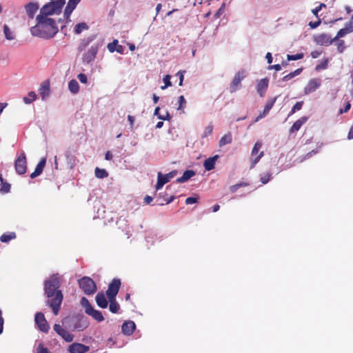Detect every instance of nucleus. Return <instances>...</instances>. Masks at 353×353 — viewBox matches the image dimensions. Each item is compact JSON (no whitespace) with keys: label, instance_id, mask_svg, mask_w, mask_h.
Returning <instances> with one entry per match:
<instances>
[{"label":"nucleus","instance_id":"obj_10","mask_svg":"<svg viewBox=\"0 0 353 353\" xmlns=\"http://www.w3.org/2000/svg\"><path fill=\"white\" fill-rule=\"evenodd\" d=\"M53 329L55 332L59 335L65 341L72 342L73 341L74 336L65 328H63L60 324L55 323L53 325Z\"/></svg>","mask_w":353,"mask_h":353},{"label":"nucleus","instance_id":"obj_4","mask_svg":"<svg viewBox=\"0 0 353 353\" xmlns=\"http://www.w3.org/2000/svg\"><path fill=\"white\" fill-rule=\"evenodd\" d=\"M80 288L86 295H91L96 292L97 285L90 277L84 276L79 280Z\"/></svg>","mask_w":353,"mask_h":353},{"label":"nucleus","instance_id":"obj_3","mask_svg":"<svg viewBox=\"0 0 353 353\" xmlns=\"http://www.w3.org/2000/svg\"><path fill=\"white\" fill-rule=\"evenodd\" d=\"M65 3V0H55L51 1L45 4L40 10L39 15H43L45 18H48V15L54 14H59L61 12L62 8Z\"/></svg>","mask_w":353,"mask_h":353},{"label":"nucleus","instance_id":"obj_22","mask_svg":"<svg viewBox=\"0 0 353 353\" xmlns=\"http://www.w3.org/2000/svg\"><path fill=\"white\" fill-rule=\"evenodd\" d=\"M39 94L41 95L42 99H45L50 95V81L48 80L45 81L40 86Z\"/></svg>","mask_w":353,"mask_h":353},{"label":"nucleus","instance_id":"obj_8","mask_svg":"<svg viewBox=\"0 0 353 353\" xmlns=\"http://www.w3.org/2000/svg\"><path fill=\"white\" fill-rule=\"evenodd\" d=\"M261 146L262 144L260 142H256L254 144L251 153L250 168H253L256 165V164L260 161L261 157L263 156V152H261L259 154H258Z\"/></svg>","mask_w":353,"mask_h":353},{"label":"nucleus","instance_id":"obj_46","mask_svg":"<svg viewBox=\"0 0 353 353\" xmlns=\"http://www.w3.org/2000/svg\"><path fill=\"white\" fill-rule=\"evenodd\" d=\"M323 8H326V5L324 3H321L319 6L312 10V12L315 17L319 18V12Z\"/></svg>","mask_w":353,"mask_h":353},{"label":"nucleus","instance_id":"obj_63","mask_svg":"<svg viewBox=\"0 0 353 353\" xmlns=\"http://www.w3.org/2000/svg\"><path fill=\"white\" fill-rule=\"evenodd\" d=\"M174 196H171L169 198H168V197L164 198V201H165L166 204L170 203L171 202H172L174 201Z\"/></svg>","mask_w":353,"mask_h":353},{"label":"nucleus","instance_id":"obj_48","mask_svg":"<svg viewBox=\"0 0 353 353\" xmlns=\"http://www.w3.org/2000/svg\"><path fill=\"white\" fill-rule=\"evenodd\" d=\"M170 78H171V77L169 74H167L164 77L163 81L165 83V85L161 87V88L162 90L165 89L166 88H168V86H170L172 85L171 81H170Z\"/></svg>","mask_w":353,"mask_h":353},{"label":"nucleus","instance_id":"obj_12","mask_svg":"<svg viewBox=\"0 0 353 353\" xmlns=\"http://www.w3.org/2000/svg\"><path fill=\"white\" fill-rule=\"evenodd\" d=\"M314 40L316 44L325 46H330L335 41V40H333V38H331L330 35L325 33H321L315 36Z\"/></svg>","mask_w":353,"mask_h":353},{"label":"nucleus","instance_id":"obj_1","mask_svg":"<svg viewBox=\"0 0 353 353\" xmlns=\"http://www.w3.org/2000/svg\"><path fill=\"white\" fill-rule=\"evenodd\" d=\"M61 277L59 274H52L44 281V294L48 298L46 304L52 310L53 314L58 315L63 299L61 290Z\"/></svg>","mask_w":353,"mask_h":353},{"label":"nucleus","instance_id":"obj_56","mask_svg":"<svg viewBox=\"0 0 353 353\" xmlns=\"http://www.w3.org/2000/svg\"><path fill=\"white\" fill-rule=\"evenodd\" d=\"M350 108H351V104L350 102H347L346 103L345 106L344 107V108L339 110V114H341L347 112L350 110Z\"/></svg>","mask_w":353,"mask_h":353},{"label":"nucleus","instance_id":"obj_44","mask_svg":"<svg viewBox=\"0 0 353 353\" xmlns=\"http://www.w3.org/2000/svg\"><path fill=\"white\" fill-rule=\"evenodd\" d=\"M213 130V125L212 124H210L207 125L203 131V133L202 134V138L207 137L208 136L210 135Z\"/></svg>","mask_w":353,"mask_h":353},{"label":"nucleus","instance_id":"obj_62","mask_svg":"<svg viewBox=\"0 0 353 353\" xmlns=\"http://www.w3.org/2000/svg\"><path fill=\"white\" fill-rule=\"evenodd\" d=\"M153 199L152 196H148L147 195L145 198H144V202L146 203V204H150L152 201Z\"/></svg>","mask_w":353,"mask_h":353},{"label":"nucleus","instance_id":"obj_59","mask_svg":"<svg viewBox=\"0 0 353 353\" xmlns=\"http://www.w3.org/2000/svg\"><path fill=\"white\" fill-rule=\"evenodd\" d=\"M128 120L130 122V128L132 129L133 127H134V121H135L134 117L132 116V115H128Z\"/></svg>","mask_w":353,"mask_h":353},{"label":"nucleus","instance_id":"obj_55","mask_svg":"<svg viewBox=\"0 0 353 353\" xmlns=\"http://www.w3.org/2000/svg\"><path fill=\"white\" fill-rule=\"evenodd\" d=\"M77 78L83 83H86L88 81L87 76L83 73L78 74Z\"/></svg>","mask_w":353,"mask_h":353},{"label":"nucleus","instance_id":"obj_16","mask_svg":"<svg viewBox=\"0 0 353 353\" xmlns=\"http://www.w3.org/2000/svg\"><path fill=\"white\" fill-rule=\"evenodd\" d=\"M97 52L98 47L94 46H91L88 51L83 54V62L89 63L90 62L92 61L95 59Z\"/></svg>","mask_w":353,"mask_h":353},{"label":"nucleus","instance_id":"obj_33","mask_svg":"<svg viewBox=\"0 0 353 353\" xmlns=\"http://www.w3.org/2000/svg\"><path fill=\"white\" fill-rule=\"evenodd\" d=\"M16 238V234L14 232L4 233L0 237V241L3 243H8L12 239Z\"/></svg>","mask_w":353,"mask_h":353},{"label":"nucleus","instance_id":"obj_26","mask_svg":"<svg viewBox=\"0 0 353 353\" xmlns=\"http://www.w3.org/2000/svg\"><path fill=\"white\" fill-rule=\"evenodd\" d=\"M307 121V117H303L301 118H300L299 119H298L297 121H296L294 124L292 125V126L290 128V132L291 134L292 133H294L296 132H297L298 130H300V128H301V126Z\"/></svg>","mask_w":353,"mask_h":353},{"label":"nucleus","instance_id":"obj_13","mask_svg":"<svg viewBox=\"0 0 353 353\" xmlns=\"http://www.w3.org/2000/svg\"><path fill=\"white\" fill-rule=\"evenodd\" d=\"M81 0H69L65 8L63 16L67 22L71 21L70 15Z\"/></svg>","mask_w":353,"mask_h":353},{"label":"nucleus","instance_id":"obj_58","mask_svg":"<svg viewBox=\"0 0 353 353\" xmlns=\"http://www.w3.org/2000/svg\"><path fill=\"white\" fill-rule=\"evenodd\" d=\"M176 75L179 76V85L181 86L183 85V79H184L183 72L179 71L177 72Z\"/></svg>","mask_w":353,"mask_h":353},{"label":"nucleus","instance_id":"obj_6","mask_svg":"<svg viewBox=\"0 0 353 353\" xmlns=\"http://www.w3.org/2000/svg\"><path fill=\"white\" fill-rule=\"evenodd\" d=\"M34 321L40 331L44 333L48 332L50 326L43 313L41 312H37L35 314Z\"/></svg>","mask_w":353,"mask_h":353},{"label":"nucleus","instance_id":"obj_21","mask_svg":"<svg viewBox=\"0 0 353 353\" xmlns=\"http://www.w3.org/2000/svg\"><path fill=\"white\" fill-rule=\"evenodd\" d=\"M136 325L132 321H125L122 325V332L125 335H130L135 330Z\"/></svg>","mask_w":353,"mask_h":353},{"label":"nucleus","instance_id":"obj_9","mask_svg":"<svg viewBox=\"0 0 353 353\" xmlns=\"http://www.w3.org/2000/svg\"><path fill=\"white\" fill-rule=\"evenodd\" d=\"M14 168L16 172L19 174H23L26 172L27 170V161L26 157L24 153H22L19 155L15 162H14Z\"/></svg>","mask_w":353,"mask_h":353},{"label":"nucleus","instance_id":"obj_42","mask_svg":"<svg viewBox=\"0 0 353 353\" xmlns=\"http://www.w3.org/2000/svg\"><path fill=\"white\" fill-rule=\"evenodd\" d=\"M328 65V59H324L321 63L318 64L315 67V70L316 71H319L321 70H325L327 68Z\"/></svg>","mask_w":353,"mask_h":353},{"label":"nucleus","instance_id":"obj_19","mask_svg":"<svg viewBox=\"0 0 353 353\" xmlns=\"http://www.w3.org/2000/svg\"><path fill=\"white\" fill-rule=\"evenodd\" d=\"M268 79L267 78L261 79L256 85V90L260 97H263L268 87Z\"/></svg>","mask_w":353,"mask_h":353},{"label":"nucleus","instance_id":"obj_20","mask_svg":"<svg viewBox=\"0 0 353 353\" xmlns=\"http://www.w3.org/2000/svg\"><path fill=\"white\" fill-rule=\"evenodd\" d=\"M277 99V97H274L273 99H269L265 107H264V109H263V111L262 113H261L256 118V121L263 118L269 112L270 110L272 109V108L273 107L274 103L276 102Z\"/></svg>","mask_w":353,"mask_h":353},{"label":"nucleus","instance_id":"obj_45","mask_svg":"<svg viewBox=\"0 0 353 353\" xmlns=\"http://www.w3.org/2000/svg\"><path fill=\"white\" fill-rule=\"evenodd\" d=\"M81 304L85 308V312H86V310H88V309H90L91 307H92V305L90 303L88 299L85 297L81 298Z\"/></svg>","mask_w":353,"mask_h":353},{"label":"nucleus","instance_id":"obj_17","mask_svg":"<svg viewBox=\"0 0 353 353\" xmlns=\"http://www.w3.org/2000/svg\"><path fill=\"white\" fill-rule=\"evenodd\" d=\"M321 80L319 79H312L305 88V93L309 94L314 92L321 85Z\"/></svg>","mask_w":353,"mask_h":353},{"label":"nucleus","instance_id":"obj_57","mask_svg":"<svg viewBox=\"0 0 353 353\" xmlns=\"http://www.w3.org/2000/svg\"><path fill=\"white\" fill-rule=\"evenodd\" d=\"M158 118L161 120L170 121L172 118L168 112H166L165 115L158 116Z\"/></svg>","mask_w":353,"mask_h":353},{"label":"nucleus","instance_id":"obj_37","mask_svg":"<svg viewBox=\"0 0 353 353\" xmlns=\"http://www.w3.org/2000/svg\"><path fill=\"white\" fill-rule=\"evenodd\" d=\"M96 177L99 179H103L108 176V172L104 169H101L98 167L95 168L94 170Z\"/></svg>","mask_w":353,"mask_h":353},{"label":"nucleus","instance_id":"obj_34","mask_svg":"<svg viewBox=\"0 0 353 353\" xmlns=\"http://www.w3.org/2000/svg\"><path fill=\"white\" fill-rule=\"evenodd\" d=\"M36 99H37V94L34 92L31 91V92H28L27 97H23V100L25 103L30 104V103H32L33 101H34L36 100Z\"/></svg>","mask_w":353,"mask_h":353},{"label":"nucleus","instance_id":"obj_28","mask_svg":"<svg viewBox=\"0 0 353 353\" xmlns=\"http://www.w3.org/2000/svg\"><path fill=\"white\" fill-rule=\"evenodd\" d=\"M110 303L109 310L112 313H117L120 310V305L117 302L116 297L108 298Z\"/></svg>","mask_w":353,"mask_h":353},{"label":"nucleus","instance_id":"obj_14","mask_svg":"<svg viewBox=\"0 0 353 353\" xmlns=\"http://www.w3.org/2000/svg\"><path fill=\"white\" fill-rule=\"evenodd\" d=\"M353 32V21H350L347 23L343 28L339 30L333 40H338L340 38L345 37L347 34Z\"/></svg>","mask_w":353,"mask_h":353},{"label":"nucleus","instance_id":"obj_53","mask_svg":"<svg viewBox=\"0 0 353 353\" xmlns=\"http://www.w3.org/2000/svg\"><path fill=\"white\" fill-rule=\"evenodd\" d=\"M321 23V20L320 19H319L318 21H314V22L310 21L308 25L311 28L314 29V28H316L317 27H319Z\"/></svg>","mask_w":353,"mask_h":353},{"label":"nucleus","instance_id":"obj_15","mask_svg":"<svg viewBox=\"0 0 353 353\" xmlns=\"http://www.w3.org/2000/svg\"><path fill=\"white\" fill-rule=\"evenodd\" d=\"M90 347L85 345L79 343H74L69 346L70 353H85L88 352Z\"/></svg>","mask_w":353,"mask_h":353},{"label":"nucleus","instance_id":"obj_60","mask_svg":"<svg viewBox=\"0 0 353 353\" xmlns=\"http://www.w3.org/2000/svg\"><path fill=\"white\" fill-rule=\"evenodd\" d=\"M269 70L274 69L276 71H279L281 70V65L280 64H275L268 66Z\"/></svg>","mask_w":353,"mask_h":353},{"label":"nucleus","instance_id":"obj_39","mask_svg":"<svg viewBox=\"0 0 353 353\" xmlns=\"http://www.w3.org/2000/svg\"><path fill=\"white\" fill-rule=\"evenodd\" d=\"M3 32L5 34V37L8 40H13L15 37L13 32L10 30L9 27L7 25L3 26Z\"/></svg>","mask_w":353,"mask_h":353},{"label":"nucleus","instance_id":"obj_24","mask_svg":"<svg viewBox=\"0 0 353 353\" xmlns=\"http://www.w3.org/2000/svg\"><path fill=\"white\" fill-rule=\"evenodd\" d=\"M46 163V158H42L40 160V161L37 164L34 171L30 174V177L32 179H34V178L39 176L42 173L43 170V168L45 167Z\"/></svg>","mask_w":353,"mask_h":353},{"label":"nucleus","instance_id":"obj_31","mask_svg":"<svg viewBox=\"0 0 353 353\" xmlns=\"http://www.w3.org/2000/svg\"><path fill=\"white\" fill-rule=\"evenodd\" d=\"M68 88L72 93L77 94L79 90L78 82L74 79L70 81L68 83Z\"/></svg>","mask_w":353,"mask_h":353},{"label":"nucleus","instance_id":"obj_41","mask_svg":"<svg viewBox=\"0 0 353 353\" xmlns=\"http://www.w3.org/2000/svg\"><path fill=\"white\" fill-rule=\"evenodd\" d=\"M304 54L303 53H297L296 54H288L287 55V60L288 61H296L299 59H301L303 58Z\"/></svg>","mask_w":353,"mask_h":353},{"label":"nucleus","instance_id":"obj_27","mask_svg":"<svg viewBox=\"0 0 353 353\" xmlns=\"http://www.w3.org/2000/svg\"><path fill=\"white\" fill-rule=\"evenodd\" d=\"M219 156L215 155L212 157H210L204 161L203 166L208 171L212 170L214 168L215 162L217 160Z\"/></svg>","mask_w":353,"mask_h":353},{"label":"nucleus","instance_id":"obj_64","mask_svg":"<svg viewBox=\"0 0 353 353\" xmlns=\"http://www.w3.org/2000/svg\"><path fill=\"white\" fill-rule=\"evenodd\" d=\"M347 138L349 139H353V125L350 129V131H349L348 134H347Z\"/></svg>","mask_w":353,"mask_h":353},{"label":"nucleus","instance_id":"obj_43","mask_svg":"<svg viewBox=\"0 0 353 353\" xmlns=\"http://www.w3.org/2000/svg\"><path fill=\"white\" fill-rule=\"evenodd\" d=\"M303 104V101L296 102L292 107L291 112L289 114V116L293 114L295 112L300 110L302 108Z\"/></svg>","mask_w":353,"mask_h":353},{"label":"nucleus","instance_id":"obj_32","mask_svg":"<svg viewBox=\"0 0 353 353\" xmlns=\"http://www.w3.org/2000/svg\"><path fill=\"white\" fill-rule=\"evenodd\" d=\"M302 70H303L302 68H298V69L295 70L294 71H293V72L286 74L285 76H284L282 78V81H288L293 79L296 76H298L299 74H300L301 73Z\"/></svg>","mask_w":353,"mask_h":353},{"label":"nucleus","instance_id":"obj_49","mask_svg":"<svg viewBox=\"0 0 353 353\" xmlns=\"http://www.w3.org/2000/svg\"><path fill=\"white\" fill-rule=\"evenodd\" d=\"M10 190V185L7 182L1 183V192L3 193H7Z\"/></svg>","mask_w":353,"mask_h":353},{"label":"nucleus","instance_id":"obj_30","mask_svg":"<svg viewBox=\"0 0 353 353\" xmlns=\"http://www.w3.org/2000/svg\"><path fill=\"white\" fill-rule=\"evenodd\" d=\"M89 29V26L85 23V22H81V23H77L74 28V32L77 34H81L83 31L84 30H88Z\"/></svg>","mask_w":353,"mask_h":353},{"label":"nucleus","instance_id":"obj_54","mask_svg":"<svg viewBox=\"0 0 353 353\" xmlns=\"http://www.w3.org/2000/svg\"><path fill=\"white\" fill-rule=\"evenodd\" d=\"M118 41L114 40V41L108 45V48L110 52H113L115 50V46L117 45Z\"/></svg>","mask_w":353,"mask_h":353},{"label":"nucleus","instance_id":"obj_38","mask_svg":"<svg viewBox=\"0 0 353 353\" xmlns=\"http://www.w3.org/2000/svg\"><path fill=\"white\" fill-rule=\"evenodd\" d=\"M232 138L230 133L225 134L219 141V145L223 146L232 142Z\"/></svg>","mask_w":353,"mask_h":353},{"label":"nucleus","instance_id":"obj_61","mask_svg":"<svg viewBox=\"0 0 353 353\" xmlns=\"http://www.w3.org/2000/svg\"><path fill=\"white\" fill-rule=\"evenodd\" d=\"M265 58L267 59L268 63L269 64L272 63V54L270 52H268L266 54Z\"/></svg>","mask_w":353,"mask_h":353},{"label":"nucleus","instance_id":"obj_29","mask_svg":"<svg viewBox=\"0 0 353 353\" xmlns=\"http://www.w3.org/2000/svg\"><path fill=\"white\" fill-rule=\"evenodd\" d=\"M195 175V172L193 170H185L182 176L179 177L176 179V182L178 183H184L189 180L191 177Z\"/></svg>","mask_w":353,"mask_h":353},{"label":"nucleus","instance_id":"obj_36","mask_svg":"<svg viewBox=\"0 0 353 353\" xmlns=\"http://www.w3.org/2000/svg\"><path fill=\"white\" fill-rule=\"evenodd\" d=\"M186 103L187 102L185 97L183 95L180 96L178 99V107L176 109L183 113Z\"/></svg>","mask_w":353,"mask_h":353},{"label":"nucleus","instance_id":"obj_51","mask_svg":"<svg viewBox=\"0 0 353 353\" xmlns=\"http://www.w3.org/2000/svg\"><path fill=\"white\" fill-rule=\"evenodd\" d=\"M337 43H336V46H337V49L339 50V52H343L344 49H345V46H344V41L343 40H337Z\"/></svg>","mask_w":353,"mask_h":353},{"label":"nucleus","instance_id":"obj_18","mask_svg":"<svg viewBox=\"0 0 353 353\" xmlns=\"http://www.w3.org/2000/svg\"><path fill=\"white\" fill-rule=\"evenodd\" d=\"M39 6L37 3L30 2L25 6L26 12L29 19H32L35 13L39 10Z\"/></svg>","mask_w":353,"mask_h":353},{"label":"nucleus","instance_id":"obj_47","mask_svg":"<svg viewBox=\"0 0 353 353\" xmlns=\"http://www.w3.org/2000/svg\"><path fill=\"white\" fill-rule=\"evenodd\" d=\"M37 353H50L47 347H44L42 343H40L37 348Z\"/></svg>","mask_w":353,"mask_h":353},{"label":"nucleus","instance_id":"obj_11","mask_svg":"<svg viewBox=\"0 0 353 353\" xmlns=\"http://www.w3.org/2000/svg\"><path fill=\"white\" fill-rule=\"evenodd\" d=\"M245 77V71H239L234 77L230 85V92H236L241 87V81Z\"/></svg>","mask_w":353,"mask_h":353},{"label":"nucleus","instance_id":"obj_50","mask_svg":"<svg viewBox=\"0 0 353 353\" xmlns=\"http://www.w3.org/2000/svg\"><path fill=\"white\" fill-rule=\"evenodd\" d=\"M271 175V173L268 172L265 175L262 176L260 179L261 183L263 184H266L270 180Z\"/></svg>","mask_w":353,"mask_h":353},{"label":"nucleus","instance_id":"obj_23","mask_svg":"<svg viewBox=\"0 0 353 353\" xmlns=\"http://www.w3.org/2000/svg\"><path fill=\"white\" fill-rule=\"evenodd\" d=\"M85 313L98 322H101L104 320L102 313L100 311L95 310L93 307L88 309Z\"/></svg>","mask_w":353,"mask_h":353},{"label":"nucleus","instance_id":"obj_40","mask_svg":"<svg viewBox=\"0 0 353 353\" xmlns=\"http://www.w3.org/2000/svg\"><path fill=\"white\" fill-rule=\"evenodd\" d=\"M249 185V183H245V182H241V183H236L235 185H233L232 186H230V192L234 193L239 188H241V187H247Z\"/></svg>","mask_w":353,"mask_h":353},{"label":"nucleus","instance_id":"obj_35","mask_svg":"<svg viewBox=\"0 0 353 353\" xmlns=\"http://www.w3.org/2000/svg\"><path fill=\"white\" fill-rule=\"evenodd\" d=\"M93 39H94V37H88V38L81 40L79 46V50L80 51L84 50L87 48V46L90 43V42H92L93 41Z\"/></svg>","mask_w":353,"mask_h":353},{"label":"nucleus","instance_id":"obj_2","mask_svg":"<svg viewBox=\"0 0 353 353\" xmlns=\"http://www.w3.org/2000/svg\"><path fill=\"white\" fill-rule=\"evenodd\" d=\"M37 24L31 28L30 32L33 36L43 39H51L58 32L55 21L51 18H45L43 15L36 17Z\"/></svg>","mask_w":353,"mask_h":353},{"label":"nucleus","instance_id":"obj_25","mask_svg":"<svg viewBox=\"0 0 353 353\" xmlns=\"http://www.w3.org/2000/svg\"><path fill=\"white\" fill-rule=\"evenodd\" d=\"M96 303L101 308H106L108 305V301H107L105 294L103 292H99L95 297Z\"/></svg>","mask_w":353,"mask_h":353},{"label":"nucleus","instance_id":"obj_52","mask_svg":"<svg viewBox=\"0 0 353 353\" xmlns=\"http://www.w3.org/2000/svg\"><path fill=\"white\" fill-rule=\"evenodd\" d=\"M197 201H198L197 197L190 196L185 199V203L186 205H190V204L195 203Z\"/></svg>","mask_w":353,"mask_h":353},{"label":"nucleus","instance_id":"obj_7","mask_svg":"<svg viewBox=\"0 0 353 353\" xmlns=\"http://www.w3.org/2000/svg\"><path fill=\"white\" fill-rule=\"evenodd\" d=\"M177 174L176 170H173L168 174H163L161 172L158 173L157 183L156 185V190H160L165 183L170 181V180L174 178Z\"/></svg>","mask_w":353,"mask_h":353},{"label":"nucleus","instance_id":"obj_5","mask_svg":"<svg viewBox=\"0 0 353 353\" xmlns=\"http://www.w3.org/2000/svg\"><path fill=\"white\" fill-rule=\"evenodd\" d=\"M121 282L119 279L114 278L109 283L106 295L108 298L116 297L121 288Z\"/></svg>","mask_w":353,"mask_h":353}]
</instances>
